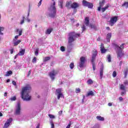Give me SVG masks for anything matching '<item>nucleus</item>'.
Masks as SVG:
<instances>
[{"mask_svg":"<svg viewBox=\"0 0 128 128\" xmlns=\"http://www.w3.org/2000/svg\"><path fill=\"white\" fill-rule=\"evenodd\" d=\"M56 94H62V88H58L56 90Z\"/></svg>","mask_w":128,"mask_h":128,"instance_id":"33","label":"nucleus"},{"mask_svg":"<svg viewBox=\"0 0 128 128\" xmlns=\"http://www.w3.org/2000/svg\"><path fill=\"white\" fill-rule=\"evenodd\" d=\"M16 32H18V34H19L18 36H22V29H20H20L18 28V29H16Z\"/></svg>","mask_w":128,"mask_h":128,"instance_id":"24","label":"nucleus"},{"mask_svg":"<svg viewBox=\"0 0 128 128\" xmlns=\"http://www.w3.org/2000/svg\"><path fill=\"white\" fill-rule=\"evenodd\" d=\"M94 96V92L90 90L87 92L86 94V96Z\"/></svg>","mask_w":128,"mask_h":128,"instance_id":"15","label":"nucleus"},{"mask_svg":"<svg viewBox=\"0 0 128 128\" xmlns=\"http://www.w3.org/2000/svg\"><path fill=\"white\" fill-rule=\"evenodd\" d=\"M124 44H122L120 47L117 44H115V48L117 50V54L119 58H122L124 56V53H122V50L124 48Z\"/></svg>","mask_w":128,"mask_h":128,"instance_id":"4","label":"nucleus"},{"mask_svg":"<svg viewBox=\"0 0 128 128\" xmlns=\"http://www.w3.org/2000/svg\"><path fill=\"white\" fill-rule=\"evenodd\" d=\"M51 126V128H54V123H52Z\"/></svg>","mask_w":128,"mask_h":128,"instance_id":"53","label":"nucleus"},{"mask_svg":"<svg viewBox=\"0 0 128 128\" xmlns=\"http://www.w3.org/2000/svg\"><path fill=\"white\" fill-rule=\"evenodd\" d=\"M78 6H80V4L76 2H73L71 4L72 8H78Z\"/></svg>","mask_w":128,"mask_h":128,"instance_id":"12","label":"nucleus"},{"mask_svg":"<svg viewBox=\"0 0 128 128\" xmlns=\"http://www.w3.org/2000/svg\"><path fill=\"white\" fill-rule=\"evenodd\" d=\"M97 40L98 41V42H100V38H97Z\"/></svg>","mask_w":128,"mask_h":128,"instance_id":"62","label":"nucleus"},{"mask_svg":"<svg viewBox=\"0 0 128 128\" xmlns=\"http://www.w3.org/2000/svg\"><path fill=\"white\" fill-rule=\"evenodd\" d=\"M36 128H40V124H38V125L36 126Z\"/></svg>","mask_w":128,"mask_h":128,"instance_id":"64","label":"nucleus"},{"mask_svg":"<svg viewBox=\"0 0 128 128\" xmlns=\"http://www.w3.org/2000/svg\"><path fill=\"white\" fill-rule=\"evenodd\" d=\"M89 3H90V2H88L86 0H83L82 2V5L84 6H88V4Z\"/></svg>","mask_w":128,"mask_h":128,"instance_id":"20","label":"nucleus"},{"mask_svg":"<svg viewBox=\"0 0 128 128\" xmlns=\"http://www.w3.org/2000/svg\"><path fill=\"white\" fill-rule=\"evenodd\" d=\"M108 8H110V4H107L106 6H105L104 8H102V12H106V10H108Z\"/></svg>","mask_w":128,"mask_h":128,"instance_id":"19","label":"nucleus"},{"mask_svg":"<svg viewBox=\"0 0 128 128\" xmlns=\"http://www.w3.org/2000/svg\"><path fill=\"white\" fill-rule=\"evenodd\" d=\"M108 106H112V103H108Z\"/></svg>","mask_w":128,"mask_h":128,"instance_id":"57","label":"nucleus"},{"mask_svg":"<svg viewBox=\"0 0 128 128\" xmlns=\"http://www.w3.org/2000/svg\"><path fill=\"white\" fill-rule=\"evenodd\" d=\"M26 20H27V22H30V19H28V18L26 19Z\"/></svg>","mask_w":128,"mask_h":128,"instance_id":"61","label":"nucleus"},{"mask_svg":"<svg viewBox=\"0 0 128 128\" xmlns=\"http://www.w3.org/2000/svg\"><path fill=\"white\" fill-rule=\"evenodd\" d=\"M84 24L86 26H88L90 24V18L88 17H86L85 18Z\"/></svg>","mask_w":128,"mask_h":128,"instance_id":"16","label":"nucleus"},{"mask_svg":"<svg viewBox=\"0 0 128 128\" xmlns=\"http://www.w3.org/2000/svg\"><path fill=\"white\" fill-rule=\"evenodd\" d=\"M49 16L54 18L56 16V2L54 0H52L50 6L48 8Z\"/></svg>","mask_w":128,"mask_h":128,"instance_id":"2","label":"nucleus"},{"mask_svg":"<svg viewBox=\"0 0 128 128\" xmlns=\"http://www.w3.org/2000/svg\"><path fill=\"white\" fill-rule=\"evenodd\" d=\"M124 94H126V90H123V91L121 92V96H124Z\"/></svg>","mask_w":128,"mask_h":128,"instance_id":"48","label":"nucleus"},{"mask_svg":"<svg viewBox=\"0 0 128 128\" xmlns=\"http://www.w3.org/2000/svg\"><path fill=\"white\" fill-rule=\"evenodd\" d=\"M105 2L106 0H102L101 2H100V6L102 7L104 6Z\"/></svg>","mask_w":128,"mask_h":128,"instance_id":"28","label":"nucleus"},{"mask_svg":"<svg viewBox=\"0 0 128 128\" xmlns=\"http://www.w3.org/2000/svg\"><path fill=\"white\" fill-rule=\"evenodd\" d=\"M30 86H28L22 88L21 92V97L24 100H30V92L31 90Z\"/></svg>","mask_w":128,"mask_h":128,"instance_id":"1","label":"nucleus"},{"mask_svg":"<svg viewBox=\"0 0 128 128\" xmlns=\"http://www.w3.org/2000/svg\"><path fill=\"white\" fill-rule=\"evenodd\" d=\"M60 50H61V52H65L66 48H64V46H62L60 48Z\"/></svg>","mask_w":128,"mask_h":128,"instance_id":"37","label":"nucleus"},{"mask_svg":"<svg viewBox=\"0 0 128 128\" xmlns=\"http://www.w3.org/2000/svg\"><path fill=\"white\" fill-rule=\"evenodd\" d=\"M24 20H26V18H24V16H23L22 18V20L20 22V24H24Z\"/></svg>","mask_w":128,"mask_h":128,"instance_id":"32","label":"nucleus"},{"mask_svg":"<svg viewBox=\"0 0 128 128\" xmlns=\"http://www.w3.org/2000/svg\"><path fill=\"white\" fill-rule=\"evenodd\" d=\"M112 38V33L110 32L107 34V36L106 38V41L108 42H110V38Z\"/></svg>","mask_w":128,"mask_h":128,"instance_id":"14","label":"nucleus"},{"mask_svg":"<svg viewBox=\"0 0 128 128\" xmlns=\"http://www.w3.org/2000/svg\"><path fill=\"white\" fill-rule=\"evenodd\" d=\"M69 37H68V42L69 44H72L73 42H74L76 40V38H78V36H80V34H76L74 32H72L69 34Z\"/></svg>","mask_w":128,"mask_h":128,"instance_id":"3","label":"nucleus"},{"mask_svg":"<svg viewBox=\"0 0 128 128\" xmlns=\"http://www.w3.org/2000/svg\"><path fill=\"white\" fill-rule=\"evenodd\" d=\"M124 84H126V86H128V80H126L124 82Z\"/></svg>","mask_w":128,"mask_h":128,"instance_id":"52","label":"nucleus"},{"mask_svg":"<svg viewBox=\"0 0 128 128\" xmlns=\"http://www.w3.org/2000/svg\"><path fill=\"white\" fill-rule=\"evenodd\" d=\"M35 54L36 56H38V50H36V51H35Z\"/></svg>","mask_w":128,"mask_h":128,"instance_id":"51","label":"nucleus"},{"mask_svg":"<svg viewBox=\"0 0 128 128\" xmlns=\"http://www.w3.org/2000/svg\"><path fill=\"white\" fill-rule=\"evenodd\" d=\"M12 74V70L8 71L6 73V74L5 75L6 76H10V74Z\"/></svg>","mask_w":128,"mask_h":128,"instance_id":"27","label":"nucleus"},{"mask_svg":"<svg viewBox=\"0 0 128 128\" xmlns=\"http://www.w3.org/2000/svg\"><path fill=\"white\" fill-rule=\"evenodd\" d=\"M94 84V80L92 79H88L87 80V84L88 85H90V84Z\"/></svg>","mask_w":128,"mask_h":128,"instance_id":"21","label":"nucleus"},{"mask_svg":"<svg viewBox=\"0 0 128 128\" xmlns=\"http://www.w3.org/2000/svg\"><path fill=\"white\" fill-rule=\"evenodd\" d=\"M56 74H58V72L56 70H53L49 72V76L52 80H54V78H56Z\"/></svg>","mask_w":128,"mask_h":128,"instance_id":"7","label":"nucleus"},{"mask_svg":"<svg viewBox=\"0 0 128 128\" xmlns=\"http://www.w3.org/2000/svg\"><path fill=\"white\" fill-rule=\"evenodd\" d=\"M71 6H72V5H70V2H66V8H72V7H71Z\"/></svg>","mask_w":128,"mask_h":128,"instance_id":"30","label":"nucleus"},{"mask_svg":"<svg viewBox=\"0 0 128 128\" xmlns=\"http://www.w3.org/2000/svg\"><path fill=\"white\" fill-rule=\"evenodd\" d=\"M96 118H97V120H101V121L104 120V117H102L100 116H97Z\"/></svg>","mask_w":128,"mask_h":128,"instance_id":"25","label":"nucleus"},{"mask_svg":"<svg viewBox=\"0 0 128 128\" xmlns=\"http://www.w3.org/2000/svg\"><path fill=\"white\" fill-rule=\"evenodd\" d=\"M12 122V118H10L7 120V122L5 123L4 128H8V126H10V122Z\"/></svg>","mask_w":128,"mask_h":128,"instance_id":"10","label":"nucleus"},{"mask_svg":"<svg viewBox=\"0 0 128 128\" xmlns=\"http://www.w3.org/2000/svg\"><path fill=\"white\" fill-rule=\"evenodd\" d=\"M10 54H14V50L12 49L10 50Z\"/></svg>","mask_w":128,"mask_h":128,"instance_id":"60","label":"nucleus"},{"mask_svg":"<svg viewBox=\"0 0 128 128\" xmlns=\"http://www.w3.org/2000/svg\"><path fill=\"white\" fill-rule=\"evenodd\" d=\"M116 22H118V16H114L111 18L110 21V26H112Z\"/></svg>","mask_w":128,"mask_h":128,"instance_id":"8","label":"nucleus"},{"mask_svg":"<svg viewBox=\"0 0 128 128\" xmlns=\"http://www.w3.org/2000/svg\"><path fill=\"white\" fill-rule=\"evenodd\" d=\"M58 114L60 116H62V110H60L58 112Z\"/></svg>","mask_w":128,"mask_h":128,"instance_id":"49","label":"nucleus"},{"mask_svg":"<svg viewBox=\"0 0 128 128\" xmlns=\"http://www.w3.org/2000/svg\"><path fill=\"white\" fill-rule=\"evenodd\" d=\"M120 90H126V86L123 84L120 85Z\"/></svg>","mask_w":128,"mask_h":128,"instance_id":"26","label":"nucleus"},{"mask_svg":"<svg viewBox=\"0 0 128 128\" xmlns=\"http://www.w3.org/2000/svg\"><path fill=\"white\" fill-rule=\"evenodd\" d=\"M86 62V57L82 56L80 58V62L78 64V68H84V64Z\"/></svg>","mask_w":128,"mask_h":128,"instance_id":"6","label":"nucleus"},{"mask_svg":"<svg viewBox=\"0 0 128 128\" xmlns=\"http://www.w3.org/2000/svg\"><path fill=\"white\" fill-rule=\"evenodd\" d=\"M100 10H102V6H100L98 7V10L100 12Z\"/></svg>","mask_w":128,"mask_h":128,"instance_id":"54","label":"nucleus"},{"mask_svg":"<svg viewBox=\"0 0 128 128\" xmlns=\"http://www.w3.org/2000/svg\"><path fill=\"white\" fill-rule=\"evenodd\" d=\"M91 28H94L95 26L94 25H90Z\"/></svg>","mask_w":128,"mask_h":128,"instance_id":"56","label":"nucleus"},{"mask_svg":"<svg viewBox=\"0 0 128 128\" xmlns=\"http://www.w3.org/2000/svg\"><path fill=\"white\" fill-rule=\"evenodd\" d=\"M82 32L86 30V26L84 25H83V26H82Z\"/></svg>","mask_w":128,"mask_h":128,"instance_id":"44","label":"nucleus"},{"mask_svg":"<svg viewBox=\"0 0 128 128\" xmlns=\"http://www.w3.org/2000/svg\"><path fill=\"white\" fill-rule=\"evenodd\" d=\"M12 84L13 86H16V82L15 81H12Z\"/></svg>","mask_w":128,"mask_h":128,"instance_id":"47","label":"nucleus"},{"mask_svg":"<svg viewBox=\"0 0 128 128\" xmlns=\"http://www.w3.org/2000/svg\"><path fill=\"white\" fill-rule=\"evenodd\" d=\"M107 60H108V62H112V60L110 58V55H108L107 56Z\"/></svg>","mask_w":128,"mask_h":128,"instance_id":"34","label":"nucleus"},{"mask_svg":"<svg viewBox=\"0 0 128 128\" xmlns=\"http://www.w3.org/2000/svg\"><path fill=\"white\" fill-rule=\"evenodd\" d=\"M52 29H48L46 32V34H50V32H52Z\"/></svg>","mask_w":128,"mask_h":128,"instance_id":"36","label":"nucleus"},{"mask_svg":"<svg viewBox=\"0 0 128 128\" xmlns=\"http://www.w3.org/2000/svg\"><path fill=\"white\" fill-rule=\"evenodd\" d=\"M50 60V56H46L43 58V62H48V60Z\"/></svg>","mask_w":128,"mask_h":128,"instance_id":"22","label":"nucleus"},{"mask_svg":"<svg viewBox=\"0 0 128 128\" xmlns=\"http://www.w3.org/2000/svg\"><path fill=\"white\" fill-rule=\"evenodd\" d=\"M22 42V40H13V44H14V46H16L18 44Z\"/></svg>","mask_w":128,"mask_h":128,"instance_id":"11","label":"nucleus"},{"mask_svg":"<svg viewBox=\"0 0 128 128\" xmlns=\"http://www.w3.org/2000/svg\"><path fill=\"white\" fill-rule=\"evenodd\" d=\"M70 68L71 70H72V68H74V63H71L70 65Z\"/></svg>","mask_w":128,"mask_h":128,"instance_id":"38","label":"nucleus"},{"mask_svg":"<svg viewBox=\"0 0 128 128\" xmlns=\"http://www.w3.org/2000/svg\"><path fill=\"white\" fill-rule=\"evenodd\" d=\"M57 96H58V100H60V98H62L63 96L62 94H58Z\"/></svg>","mask_w":128,"mask_h":128,"instance_id":"35","label":"nucleus"},{"mask_svg":"<svg viewBox=\"0 0 128 128\" xmlns=\"http://www.w3.org/2000/svg\"><path fill=\"white\" fill-rule=\"evenodd\" d=\"M48 116L50 118H54V116L52 114H49Z\"/></svg>","mask_w":128,"mask_h":128,"instance_id":"43","label":"nucleus"},{"mask_svg":"<svg viewBox=\"0 0 128 128\" xmlns=\"http://www.w3.org/2000/svg\"><path fill=\"white\" fill-rule=\"evenodd\" d=\"M104 76V66H102L100 69V78L102 80Z\"/></svg>","mask_w":128,"mask_h":128,"instance_id":"18","label":"nucleus"},{"mask_svg":"<svg viewBox=\"0 0 128 128\" xmlns=\"http://www.w3.org/2000/svg\"><path fill=\"white\" fill-rule=\"evenodd\" d=\"M100 50L102 54H105L106 52V50L104 49V46L103 44H101Z\"/></svg>","mask_w":128,"mask_h":128,"instance_id":"13","label":"nucleus"},{"mask_svg":"<svg viewBox=\"0 0 128 128\" xmlns=\"http://www.w3.org/2000/svg\"><path fill=\"white\" fill-rule=\"evenodd\" d=\"M8 96V93L5 92L4 94V96Z\"/></svg>","mask_w":128,"mask_h":128,"instance_id":"63","label":"nucleus"},{"mask_svg":"<svg viewBox=\"0 0 128 128\" xmlns=\"http://www.w3.org/2000/svg\"><path fill=\"white\" fill-rule=\"evenodd\" d=\"M20 114V102L17 103L16 106V109L15 110V114L18 116Z\"/></svg>","mask_w":128,"mask_h":128,"instance_id":"9","label":"nucleus"},{"mask_svg":"<svg viewBox=\"0 0 128 128\" xmlns=\"http://www.w3.org/2000/svg\"><path fill=\"white\" fill-rule=\"evenodd\" d=\"M42 1L40 0V2L38 4V6H40L41 4H42Z\"/></svg>","mask_w":128,"mask_h":128,"instance_id":"50","label":"nucleus"},{"mask_svg":"<svg viewBox=\"0 0 128 128\" xmlns=\"http://www.w3.org/2000/svg\"><path fill=\"white\" fill-rule=\"evenodd\" d=\"M31 72L30 70L28 72V76H30V74H31Z\"/></svg>","mask_w":128,"mask_h":128,"instance_id":"58","label":"nucleus"},{"mask_svg":"<svg viewBox=\"0 0 128 128\" xmlns=\"http://www.w3.org/2000/svg\"><path fill=\"white\" fill-rule=\"evenodd\" d=\"M76 9L74 8V14H76Z\"/></svg>","mask_w":128,"mask_h":128,"instance_id":"59","label":"nucleus"},{"mask_svg":"<svg viewBox=\"0 0 128 128\" xmlns=\"http://www.w3.org/2000/svg\"><path fill=\"white\" fill-rule=\"evenodd\" d=\"M76 92L77 94H78V92H80V88H76Z\"/></svg>","mask_w":128,"mask_h":128,"instance_id":"39","label":"nucleus"},{"mask_svg":"<svg viewBox=\"0 0 128 128\" xmlns=\"http://www.w3.org/2000/svg\"><path fill=\"white\" fill-rule=\"evenodd\" d=\"M122 6H124V8H128V2H125L123 4H122Z\"/></svg>","mask_w":128,"mask_h":128,"instance_id":"29","label":"nucleus"},{"mask_svg":"<svg viewBox=\"0 0 128 128\" xmlns=\"http://www.w3.org/2000/svg\"><path fill=\"white\" fill-rule=\"evenodd\" d=\"M123 98L122 97H120L119 98V100H120V102H122V100Z\"/></svg>","mask_w":128,"mask_h":128,"instance_id":"55","label":"nucleus"},{"mask_svg":"<svg viewBox=\"0 0 128 128\" xmlns=\"http://www.w3.org/2000/svg\"><path fill=\"white\" fill-rule=\"evenodd\" d=\"M32 62L36 63V58L34 57L32 60Z\"/></svg>","mask_w":128,"mask_h":128,"instance_id":"42","label":"nucleus"},{"mask_svg":"<svg viewBox=\"0 0 128 128\" xmlns=\"http://www.w3.org/2000/svg\"><path fill=\"white\" fill-rule=\"evenodd\" d=\"M4 27L0 26V34L2 36L4 34V32H4Z\"/></svg>","mask_w":128,"mask_h":128,"instance_id":"23","label":"nucleus"},{"mask_svg":"<svg viewBox=\"0 0 128 128\" xmlns=\"http://www.w3.org/2000/svg\"><path fill=\"white\" fill-rule=\"evenodd\" d=\"M88 8H92V7L94 6V4H92V3L89 2L87 6Z\"/></svg>","mask_w":128,"mask_h":128,"instance_id":"31","label":"nucleus"},{"mask_svg":"<svg viewBox=\"0 0 128 128\" xmlns=\"http://www.w3.org/2000/svg\"><path fill=\"white\" fill-rule=\"evenodd\" d=\"M60 8H62V2H60Z\"/></svg>","mask_w":128,"mask_h":128,"instance_id":"46","label":"nucleus"},{"mask_svg":"<svg viewBox=\"0 0 128 128\" xmlns=\"http://www.w3.org/2000/svg\"><path fill=\"white\" fill-rule=\"evenodd\" d=\"M112 76H113V78H116V71H114L113 72Z\"/></svg>","mask_w":128,"mask_h":128,"instance_id":"40","label":"nucleus"},{"mask_svg":"<svg viewBox=\"0 0 128 128\" xmlns=\"http://www.w3.org/2000/svg\"><path fill=\"white\" fill-rule=\"evenodd\" d=\"M96 56H98V51L95 50L94 52L92 54L91 59L93 70H96V65L94 64V60H96Z\"/></svg>","mask_w":128,"mask_h":128,"instance_id":"5","label":"nucleus"},{"mask_svg":"<svg viewBox=\"0 0 128 128\" xmlns=\"http://www.w3.org/2000/svg\"><path fill=\"white\" fill-rule=\"evenodd\" d=\"M16 100V96H13L10 98V100H12V102L14 100Z\"/></svg>","mask_w":128,"mask_h":128,"instance_id":"41","label":"nucleus"},{"mask_svg":"<svg viewBox=\"0 0 128 128\" xmlns=\"http://www.w3.org/2000/svg\"><path fill=\"white\" fill-rule=\"evenodd\" d=\"M24 52H26V49H22L18 54V55L20 56H24Z\"/></svg>","mask_w":128,"mask_h":128,"instance_id":"17","label":"nucleus"},{"mask_svg":"<svg viewBox=\"0 0 128 128\" xmlns=\"http://www.w3.org/2000/svg\"><path fill=\"white\" fill-rule=\"evenodd\" d=\"M18 36H20L19 35H16V36H15L13 40H18Z\"/></svg>","mask_w":128,"mask_h":128,"instance_id":"45","label":"nucleus"}]
</instances>
